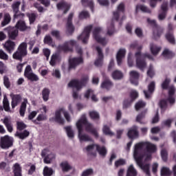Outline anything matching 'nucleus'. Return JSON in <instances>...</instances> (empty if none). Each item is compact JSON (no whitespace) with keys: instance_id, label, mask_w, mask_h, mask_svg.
I'll return each instance as SVG.
<instances>
[{"instance_id":"obj_1","label":"nucleus","mask_w":176,"mask_h":176,"mask_svg":"<svg viewBox=\"0 0 176 176\" xmlns=\"http://www.w3.org/2000/svg\"><path fill=\"white\" fill-rule=\"evenodd\" d=\"M83 126H85L87 133H90L92 135H94L95 138H98V132H97V129L94 128L93 124L89 122L86 114H83L80 119L76 122V127L78 131V138L80 142H89L93 141V139H91L89 135L82 134Z\"/></svg>"},{"instance_id":"obj_2","label":"nucleus","mask_w":176,"mask_h":176,"mask_svg":"<svg viewBox=\"0 0 176 176\" xmlns=\"http://www.w3.org/2000/svg\"><path fill=\"white\" fill-rule=\"evenodd\" d=\"M145 151L148 153H155L157 151L156 145L149 142H140L135 144L133 155L145 157Z\"/></svg>"},{"instance_id":"obj_3","label":"nucleus","mask_w":176,"mask_h":176,"mask_svg":"<svg viewBox=\"0 0 176 176\" xmlns=\"http://www.w3.org/2000/svg\"><path fill=\"white\" fill-rule=\"evenodd\" d=\"M135 57L136 58V67L141 71H144V69H145L146 67V62L145 61V58H149V60H153V56H152V55L148 53L144 54L142 55L141 52H137L135 54Z\"/></svg>"},{"instance_id":"obj_4","label":"nucleus","mask_w":176,"mask_h":176,"mask_svg":"<svg viewBox=\"0 0 176 176\" xmlns=\"http://www.w3.org/2000/svg\"><path fill=\"white\" fill-rule=\"evenodd\" d=\"M28 54L27 51V43H21L16 51L12 54V58L16 61L23 62V58L25 57Z\"/></svg>"},{"instance_id":"obj_5","label":"nucleus","mask_w":176,"mask_h":176,"mask_svg":"<svg viewBox=\"0 0 176 176\" xmlns=\"http://www.w3.org/2000/svg\"><path fill=\"white\" fill-rule=\"evenodd\" d=\"M61 113H63L64 118L66 119L67 122H71V116H69V113L65 111L64 108H60L55 111L54 120L56 123H58V124H64L65 121L64 118H61Z\"/></svg>"},{"instance_id":"obj_6","label":"nucleus","mask_w":176,"mask_h":176,"mask_svg":"<svg viewBox=\"0 0 176 176\" xmlns=\"http://www.w3.org/2000/svg\"><path fill=\"white\" fill-rule=\"evenodd\" d=\"M88 80H89V77L87 76L82 77L80 81L78 79H74L69 82L68 87H75L77 91H79V90H80V89H82L83 86H86V84L87 83Z\"/></svg>"},{"instance_id":"obj_7","label":"nucleus","mask_w":176,"mask_h":176,"mask_svg":"<svg viewBox=\"0 0 176 176\" xmlns=\"http://www.w3.org/2000/svg\"><path fill=\"white\" fill-rule=\"evenodd\" d=\"M133 157L138 164V166H139V167H140V168H142V170L144 171V173H145L146 175H147L148 176H151V164H144V163H142V160H144V157H142V155H133Z\"/></svg>"},{"instance_id":"obj_8","label":"nucleus","mask_w":176,"mask_h":176,"mask_svg":"<svg viewBox=\"0 0 176 176\" xmlns=\"http://www.w3.org/2000/svg\"><path fill=\"white\" fill-rule=\"evenodd\" d=\"M13 138L6 135L0 138V148L1 149H9L13 146Z\"/></svg>"},{"instance_id":"obj_9","label":"nucleus","mask_w":176,"mask_h":176,"mask_svg":"<svg viewBox=\"0 0 176 176\" xmlns=\"http://www.w3.org/2000/svg\"><path fill=\"white\" fill-rule=\"evenodd\" d=\"M102 31V28L101 27L94 28L93 30V37L95 38L96 42H98V43H100V45H102V46H105L107 43H108V41H107L105 37L102 38L101 36H100V34H101Z\"/></svg>"},{"instance_id":"obj_10","label":"nucleus","mask_w":176,"mask_h":176,"mask_svg":"<svg viewBox=\"0 0 176 176\" xmlns=\"http://www.w3.org/2000/svg\"><path fill=\"white\" fill-rule=\"evenodd\" d=\"M91 30H93V25H89L85 27L82 34L78 36V41H82L84 45L87 44L89 38H90V32H91Z\"/></svg>"},{"instance_id":"obj_11","label":"nucleus","mask_w":176,"mask_h":176,"mask_svg":"<svg viewBox=\"0 0 176 176\" xmlns=\"http://www.w3.org/2000/svg\"><path fill=\"white\" fill-rule=\"evenodd\" d=\"M20 5H21V2L15 1L12 3L11 8L12 9V12L14 13V19H24L25 17V14L23 12H21Z\"/></svg>"},{"instance_id":"obj_12","label":"nucleus","mask_w":176,"mask_h":176,"mask_svg":"<svg viewBox=\"0 0 176 176\" xmlns=\"http://www.w3.org/2000/svg\"><path fill=\"white\" fill-rule=\"evenodd\" d=\"M4 31L7 32L8 41H16L19 36V30L15 27L8 26L4 28Z\"/></svg>"},{"instance_id":"obj_13","label":"nucleus","mask_w":176,"mask_h":176,"mask_svg":"<svg viewBox=\"0 0 176 176\" xmlns=\"http://www.w3.org/2000/svg\"><path fill=\"white\" fill-rule=\"evenodd\" d=\"M80 64H83V58L82 56L69 58L68 70L76 69V67L80 65Z\"/></svg>"},{"instance_id":"obj_14","label":"nucleus","mask_w":176,"mask_h":176,"mask_svg":"<svg viewBox=\"0 0 176 176\" xmlns=\"http://www.w3.org/2000/svg\"><path fill=\"white\" fill-rule=\"evenodd\" d=\"M147 23H148L150 25H151V27L153 28L154 35H155V36H157L158 38H160V36H162V34H163V30L159 28L157 23H156V21L148 18Z\"/></svg>"},{"instance_id":"obj_15","label":"nucleus","mask_w":176,"mask_h":176,"mask_svg":"<svg viewBox=\"0 0 176 176\" xmlns=\"http://www.w3.org/2000/svg\"><path fill=\"white\" fill-rule=\"evenodd\" d=\"M126 135L130 140H133L139 138L140 132L138 131V126H137V125H133L132 127L129 128Z\"/></svg>"},{"instance_id":"obj_16","label":"nucleus","mask_w":176,"mask_h":176,"mask_svg":"<svg viewBox=\"0 0 176 176\" xmlns=\"http://www.w3.org/2000/svg\"><path fill=\"white\" fill-rule=\"evenodd\" d=\"M72 19H74V12H71L67 17L66 30L69 35H72L75 31V27L72 24Z\"/></svg>"},{"instance_id":"obj_17","label":"nucleus","mask_w":176,"mask_h":176,"mask_svg":"<svg viewBox=\"0 0 176 176\" xmlns=\"http://www.w3.org/2000/svg\"><path fill=\"white\" fill-rule=\"evenodd\" d=\"M76 45V41L74 40H70L69 41H65L63 45L60 47V49L63 52H74V47Z\"/></svg>"},{"instance_id":"obj_18","label":"nucleus","mask_w":176,"mask_h":176,"mask_svg":"<svg viewBox=\"0 0 176 176\" xmlns=\"http://www.w3.org/2000/svg\"><path fill=\"white\" fill-rule=\"evenodd\" d=\"M3 49L7 53L12 54L14 52V49H16V43L12 40H8L3 44Z\"/></svg>"},{"instance_id":"obj_19","label":"nucleus","mask_w":176,"mask_h":176,"mask_svg":"<svg viewBox=\"0 0 176 176\" xmlns=\"http://www.w3.org/2000/svg\"><path fill=\"white\" fill-rule=\"evenodd\" d=\"M155 89H156V82H155V81H152L148 85V91H143L145 98L147 99L151 98V97H152V94L155 92Z\"/></svg>"},{"instance_id":"obj_20","label":"nucleus","mask_w":176,"mask_h":176,"mask_svg":"<svg viewBox=\"0 0 176 176\" xmlns=\"http://www.w3.org/2000/svg\"><path fill=\"white\" fill-rule=\"evenodd\" d=\"M168 90V97L167 100L171 105H173V104H175V87H174V85H170Z\"/></svg>"},{"instance_id":"obj_21","label":"nucleus","mask_w":176,"mask_h":176,"mask_svg":"<svg viewBox=\"0 0 176 176\" xmlns=\"http://www.w3.org/2000/svg\"><path fill=\"white\" fill-rule=\"evenodd\" d=\"M162 12L158 15V19L161 21L167 17V12H168V3L167 1L163 2L161 6Z\"/></svg>"},{"instance_id":"obj_22","label":"nucleus","mask_w":176,"mask_h":176,"mask_svg":"<svg viewBox=\"0 0 176 176\" xmlns=\"http://www.w3.org/2000/svg\"><path fill=\"white\" fill-rule=\"evenodd\" d=\"M4 126L6 127L8 133H13V123L12 122V118L10 116H6L1 120Z\"/></svg>"},{"instance_id":"obj_23","label":"nucleus","mask_w":176,"mask_h":176,"mask_svg":"<svg viewBox=\"0 0 176 176\" xmlns=\"http://www.w3.org/2000/svg\"><path fill=\"white\" fill-rule=\"evenodd\" d=\"M130 75V82L132 85L135 86H138V79H140V73L135 70H132L129 73Z\"/></svg>"},{"instance_id":"obj_24","label":"nucleus","mask_w":176,"mask_h":176,"mask_svg":"<svg viewBox=\"0 0 176 176\" xmlns=\"http://www.w3.org/2000/svg\"><path fill=\"white\" fill-rule=\"evenodd\" d=\"M96 49L98 52V59L96 60L94 64L96 67H101L102 65V60H104V54H102L101 47L97 46Z\"/></svg>"},{"instance_id":"obj_25","label":"nucleus","mask_w":176,"mask_h":176,"mask_svg":"<svg viewBox=\"0 0 176 176\" xmlns=\"http://www.w3.org/2000/svg\"><path fill=\"white\" fill-rule=\"evenodd\" d=\"M41 156L42 157H44L43 162L45 164H50V163H52L53 160L56 157L53 153L46 155V151L45 150L41 152Z\"/></svg>"},{"instance_id":"obj_26","label":"nucleus","mask_w":176,"mask_h":176,"mask_svg":"<svg viewBox=\"0 0 176 176\" xmlns=\"http://www.w3.org/2000/svg\"><path fill=\"white\" fill-rule=\"evenodd\" d=\"M15 28L16 30H19L21 32H24V31H27L28 28H30V27L27 26V24H25V21L23 20H19L16 22L15 25Z\"/></svg>"},{"instance_id":"obj_27","label":"nucleus","mask_w":176,"mask_h":176,"mask_svg":"<svg viewBox=\"0 0 176 176\" xmlns=\"http://www.w3.org/2000/svg\"><path fill=\"white\" fill-rule=\"evenodd\" d=\"M21 95L20 94H14L12 96V102H11V106L12 109H14L15 107H17L19 105V102H21Z\"/></svg>"},{"instance_id":"obj_28","label":"nucleus","mask_w":176,"mask_h":176,"mask_svg":"<svg viewBox=\"0 0 176 176\" xmlns=\"http://www.w3.org/2000/svg\"><path fill=\"white\" fill-rule=\"evenodd\" d=\"M125 56H126V50L120 49L116 55L118 65H122V60Z\"/></svg>"},{"instance_id":"obj_29","label":"nucleus","mask_w":176,"mask_h":176,"mask_svg":"<svg viewBox=\"0 0 176 176\" xmlns=\"http://www.w3.org/2000/svg\"><path fill=\"white\" fill-rule=\"evenodd\" d=\"M12 173L14 176H23V170L20 166V164L16 163L12 166Z\"/></svg>"},{"instance_id":"obj_30","label":"nucleus","mask_w":176,"mask_h":176,"mask_svg":"<svg viewBox=\"0 0 176 176\" xmlns=\"http://www.w3.org/2000/svg\"><path fill=\"white\" fill-rule=\"evenodd\" d=\"M60 61H61V56H60V54L55 53L52 54V56H51L50 64V65H52V67H54L56 66V64H57V63H60Z\"/></svg>"},{"instance_id":"obj_31","label":"nucleus","mask_w":176,"mask_h":176,"mask_svg":"<svg viewBox=\"0 0 176 176\" xmlns=\"http://www.w3.org/2000/svg\"><path fill=\"white\" fill-rule=\"evenodd\" d=\"M56 7L58 10H61V9H65L63 11V14H67L69 9H71V5L64 2L58 3L56 5Z\"/></svg>"},{"instance_id":"obj_32","label":"nucleus","mask_w":176,"mask_h":176,"mask_svg":"<svg viewBox=\"0 0 176 176\" xmlns=\"http://www.w3.org/2000/svg\"><path fill=\"white\" fill-rule=\"evenodd\" d=\"M100 87L102 89H105V90H107V91H109V90H110L111 87H113V82H112L111 80L107 78L102 81Z\"/></svg>"},{"instance_id":"obj_33","label":"nucleus","mask_w":176,"mask_h":176,"mask_svg":"<svg viewBox=\"0 0 176 176\" xmlns=\"http://www.w3.org/2000/svg\"><path fill=\"white\" fill-rule=\"evenodd\" d=\"M138 175V172L137 169L134 167L133 164H130L126 169V176H137Z\"/></svg>"},{"instance_id":"obj_34","label":"nucleus","mask_w":176,"mask_h":176,"mask_svg":"<svg viewBox=\"0 0 176 176\" xmlns=\"http://www.w3.org/2000/svg\"><path fill=\"white\" fill-rule=\"evenodd\" d=\"M119 12H122V13H124V3H121L118 6V11L113 12V19L118 21L119 20L120 14Z\"/></svg>"},{"instance_id":"obj_35","label":"nucleus","mask_w":176,"mask_h":176,"mask_svg":"<svg viewBox=\"0 0 176 176\" xmlns=\"http://www.w3.org/2000/svg\"><path fill=\"white\" fill-rule=\"evenodd\" d=\"M27 104H28V100L27 98L23 99V102L21 103L19 113L22 118H24L25 115V111L27 110Z\"/></svg>"},{"instance_id":"obj_36","label":"nucleus","mask_w":176,"mask_h":176,"mask_svg":"<svg viewBox=\"0 0 176 176\" xmlns=\"http://www.w3.org/2000/svg\"><path fill=\"white\" fill-rule=\"evenodd\" d=\"M96 151L98 152L99 155L100 156H102L103 157H105L107 156V154L108 153V150H107V147L105 146H100L98 144H96Z\"/></svg>"},{"instance_id":"obj_37","label":"nucleus","mask_w":176,"mask_h":176,"mask_svg":"<svg viewBox=\"0 0 176 176\" xmlns=\"http://www.w3.org/2000/svg\"><path fill=\"white\" fill-rule=\"evenodd\" d=\"M60 167L62 169L63 173H68V171L72 170V166H71L67 161L62 162L60 164Z\"/></svg>"},{"instance_id":"obj_38","label":"nucleus","mask_w":176,"mask_h":176,"mask_svg":"<svg viewBox=\"0 0 176 176\" xmlns=\"http://www.w3.org/2000/svg\"><path fill=\"white\" fill-rule=\"evenodd\" d=\"M165 38L170 45H175V37L174 36V32H167Z\"/></svg>"},{"instance_id":"obj_39","label":"nucleus","mask_w":176,"mask_h":176,"mask_svg":"<svg viewBox=\"0 0 176 176\" xmlns=\"http://www.w3.org/2000/svg\"><path fill=\"white\" fill-rule=\"evenodd\" d=\"M15 136L18 137L20 140H25L28 137H30V131L24 130L23 132L16 131Z\"/></svg>"},{"instance_id":"obj_40","label":"nucleus","mask_w":176,"mask_h":176,"mask_svg":"<svg viewBox=\"0 0 176 176\" xmlns=\"http://www.w3.org/2000/svg\"><path fill=\"white\" fill-rule=\"evenodd\" d=\"M150 50L151 52V54L153 56H157V54H159V52H160V50H162V47H157L156 45H155L153 43H151L150 44Z\"/></svg>"},{"instance_id":"obj_41","label":"nucleus","mask_w":176,"mask_h":176,"mask_svg":"<svg viewBox=\"0 0 176 176\" xmlns=\"http://www.w3.org/2000/svg\"><path fill=\"white\" fill-rule=\"evenodd\" d=\"M81 2L83 6H89L92 13H94V2H93V0H81Z\"/></svg>"},{"instance_id":"obj_42","label":"nucleus","mask_w":176,"mask_h":176,"mask_svg":"<svg viewBox=\"0 0 176 176\" xmlns=\"http://www.w3.org/2000/svg\"><path fill=\"white\" fill-rule=\"evenodd\" d=\"M111 76L115 80H120V79H123V73L119 70H116L113 72Z\"/></svg>"},{"instance_id":"obj_43","label":"nucleus","mask_w":176,"mask_h":176,"mask_svg":"<svg viewBox=\"0 0 176 176\" xmlns=\"http://www.w3.org/2000/svg\"><path fill=\"white\" fill-rule=\"evenodd\" d=\"M10 21H12V17L10 16V14H5L3 20V21H1V27H5V25H8V24H9Z\"/></svg>"},{"instance_id":"obj_44","label":"nucleus","mask_w":176,"mask_h":176,"mask_svg":"<svg viewBox=\"0 0 176 176\" xmlns=\"http://www.w3.org/2000/svg\"><path fill=\"white\" fill-rule=\"evenodd\" d=\"M145 115H146V110L142 111L136 117V122L140 124H145V122H142V119H144Z\"/></svg>"},{"instance_id":"obj_45","label":"nucleus","mask_w":176,"mask_h":176,"mask_svg":"<svg viewBox=\"0 0 176 176\" xmlns=\"http://www.w3.org/2000/svg\"><path fill=\"white\" fill-rule=\"evenodd\" d=\"M3 107L6 112H12V110H10V104H9V100L8 99V98H3Z\"/></svg>"},{"instance_id":"obj_46","label":"nucleus","mask_w":176,"mask_h":176,"mask_svg":"<svg viewBox=\"0 0 176 176\" xmlns=\"http://www.w3.org/2000/svg\"><path fill=\"white\" fill-rule=\"evenodd\" d=\"M43 120H47V116L45 114H39L36 120H32L34 124H39L38 122H43Z\"/></svg>"},{"instance_id":"obj_47","label":"nucleus","mask_w":176,"mask_h":176,"mask_svg":"<svg viewBox=\"0 0 176 176\" xmlns=\"http://www.w3.org/2000/svg\"><path fill=\"white\" fill-rule=\"evenodd\" d=\"M113 32H115V23H113V19L111 21L109 25L107 26V34L111 36V35H113Z\"/></svg>"},{"instance_id":"obj_48","label":"nucleus","mask_w":176,"mask_h":176,"mask_svg":"<svg viewBox=\"0 0 176 176\" xmlns=\"http://www.w3.org/2000/svg\"><path fill=\"white\" fill-rule=\"evenodd\" d=\"M26 16L29 19L30 24H34L36 21V17H38V14H36V13H34V12L27 13Z\"/></svg>"},{"instance_id":"obj_49","label":"nucleus","mask_w":176,"mask_h":176,"mask_svg":"<svg viewBox=\"0 0 176 176\" xmlns=\"http://www.w3.org/2000/svg\"><path fill=\"white\" fill-rule=\"evenodd\" d=\"M170 83H171V80L168 78H166L161 85L162 90H168L170 86Z\"/></svg>"},{"instance_id":"obj_50","label":"nucleus","mask_w":176,"mask_h":176,"mask_svg":"<svg viewBox=\"0 0 176 176\" xmlns=\"http://www.w3.org/2000/svg\"><path fill=\"white\" fill-rule=\"evenodd\" d=\"M54 173V170L52 168H49L48 166H45L43 170V176H52Z\"/></svg>"},{"instance_id":"obj_51","label":"nucleus","mask_w":176,"mask_h":176,"mask_svg":"<svg viewBox=\"0 0 176 176\" xmlns=\"http://www.w3.org/2000/svg\"><path fill=\"white\" fill-rule=\"evenodd\" d=\"M42 96L43 101H48L49 97L50 96V89L47 88H44L42 91Z\"/></svg>"},{"instance_id":"obj_52","label":"nucleus","mask_w":176,"mask_h":176,"mask_svg":"<svg viewBox=\"0 0 176 176\" xmlns=\"http://www.w3.org/2000/svg\"><path fill=\"white\" fill-rule=\"evenodd\" d=\"M142 10V12H144V13H151V10L148 8V7L144 6V5H138L136 6L135 12L136 13L138 12V10Z\"/></svg>"},{"instance_id":"obj_53","label":"nucleus","mask_w":176,"mask_h":176,"mask_svg":"<svg viewBox=\"0 0 176 176\" xmlns=\"http://www.w3.org/2000/svg\"><path fill=\"white\" fill-rule=\"evenodd\" d=\"M25 78H27V79L30 80V82H38V80H39V77H38L36 74L34 73L28 74V76H25Z\"/></svg>"},{"instance_id":"obj_54","label":"nucleus","mask_w":176,"mask_h":176,"mask_svg":"<svg viewBox=\"0 0 176 176\" xmlns=\"http://www.w3.org/2000/svg\"><path fill=\"white\" fill-rule=\"evenodd\" d=\"M89 117L92 120H100V113L97 111H90L89 113Z\"/></svg>"},{"instance_id":"obj_55","label":"nucleus","mask_w":176,"mask_h":176,"mask_svg":"<svg viewBox=\"0 0 176 176\" xmlns=\"http://www.w3.org/2000/svg\"><path fill=\"white\" fill-rule=\"evenodd\" d=\"M171 175V170L166 166H163L161 169V176H170Z\"/></svg>"},{"instance_id":"obj_56","label":"nucleus","mask_w":176,"mask_h":176,"mask_svg":"<svg viewBox=\"0 0 176 176\" xmlns=\"http://www.w3.org/2000/svg\"><path fill=\"white\" fill-rule=\"evenodd\" d=\"M65 130L69 138H74V137H75V135L74 134V131L72 130V127L71 126H65Z\"/></svg>"},{"instance_id":"obj_57","label":"nucleus","mask_w":176,"mask_h":176,"mask_svg":"<svg viewBox=\"0 0 176 176\" xmlns=\"http://www.w3.org/2000/svg\"><path fill=\"white\" fill-rule=\"evenodd\" d=\"M27 129V124L23 122L18 121L16 122V130L18 131H23V130H25Z\"/></svg>"},{"instance_id":"obj_58","label":"nucleus","mask_w":176,"mask_h":176,"mask_svg":"<svg viewBox=\"0 0 176 176\" xmlns=\"http://www.w3.org/2000/svg\"><path fill=\"white\" fill-rule=\"evenodd\" d=\"M145 105H146V103L142 100H139L136 104H135V111H140V109L142 108H145Z\"/></svg>"},{"instance_id":"obj_59","label":"nucleus","mask_w":176,"mask_h":176,"mask_svg":"<svg viewBox=\"0 0 176 176\" xmlns=\"http://www.w3.org/2000/svg\"><path fill=\"white\" fill-rule=\"evenodd\" d=\"M162 56L164 57H168V58H173L174 56H175V54H174L173 52L166 49L162 52Z\"/></svg>"},{"instance_id":"obj_60","label":"nucleus","mask_w":176,"mask_h":176,"mask_svg":"<svg viewBox=\"0 0 176 176\" xmlns=\"http://www.w3.org/2000/svg\"><path fill=\"white\" fill-rule=\"evenodd\" d=\"M132 102L133 100H130V98L124 99L122 106L123 109H127V108H130V107H131Z\"/></svg>"},{"instance_id":"obj_61","label":"nucleus","mask_w":176,"mask_h":176,"mask_svg":"<svg viewBox=\"0 0 176 176\" xmlns=\"http://www.w3.org/2000/svg\"><path fill=\"white\" fill-rule=\"evenodd\" d=\"M104 134L105 135H110V137H112L113 135V132L111 131V129L108 125H104L102 129Z\"/></svg>"},{"instance_id":"obj_62","label":"nucleus","mask_w":176,"mask_h":176,"mask_svg":"<svg viewBox=\"0 0 176 176\" xmlns=\"http://www.w3.org/2000/svg\"><path fill=\"white\" fill-rule=\"evenodd\" d=\"M125 164H126V160L123 158H120L118 160L114 163V166L116 168H118V167H120V166H124Z\"/></svg>"},{"instance_id":"obj_63","label":"nucleus","mask_w":176,"mask_h":176,"mask_svg":"<svg viewBox=\"0 0 176 176\" xmlns=\"http://www.w3.org/2000/svg\"><path fill=\"white\" fill-rule=\"evenodd\" d=\"M161 157L163 162H167L168 159V153L167 152V150H166V148H163L161 151Z\"/></svg>"},{"instance_id":"obj_64","label":"nucleus","mask_w":176,"mask_h":176,"mask_svg":"<svg viewBox=\"0 0 176 176\" xmlns=\"http://www.w3.org/2000/svg\"><path fill=\"white\" fill-rule=\"evenodd\" d=\"M88 17H90V14L87 11H82L78 15L80 20H83V19H87Z\"/></svg>"}]
</instances>
